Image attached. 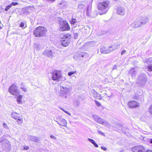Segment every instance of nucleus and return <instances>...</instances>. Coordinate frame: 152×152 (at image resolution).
<instances>
[{
	"mask_svg": "<svg viewBox=\"0 0 152 152\" xmlns=\"http://www.w3.org/2000/svg\"><path fill=\"white\" fill-rule=\"evenodd\" d=\"M20 88L23 91L25 92H26L27 91V89L26 88L25 86V85L23 83H22L20 84Z\"/></svg>",
	"mask_w": 152,
	"mask_h": 152,
	"instance_id": "nucleus-14",
	"label": "nucleus"
},
{
	"mask_svg": "<svg viewBox=\"0 0 152 152\" xmlns=\"http://www.w3.org/2000/svg\"><path fill=\"white\" fill-rule=\"evenodd\" d=\"M117 11L118 14L120 15H123L125 13L124 10L121 8H118L117 9Z\"/></svg>",
	"mask_w": 152,
	"mask_h": 152,
	"instance_id": "nucleus-13",
	"label": "nucleus"
},
{
	"mask_svg": "<svg viewBox=\"0 0 152 152\" xmlns=\"http://www.w3.org/2000/svg\"><path fill=\"white\" fill-rule=\"evenodd\" d=\"M31 10V7H28L27 8V10L29 11H30V10Z\"/></svg>",
	"mask_w": 152,
	"mask_h": 152,
	"instance_id": "nucleus-31",
	"label": "nucleus"
},
{
	"mask_svg": "<svg viewBox=\"0 0 152 152\" xmlns=\"http://www.w3.org/2000/svg\"><path fill=\"white\" fill-rule=\"evenodd\" d=\"M99 134H102V135H104V133L103 132H99Z\"/></svg>",
	"mask_w": 152,
	"mask_h": 152,
	"instance_id": "nucleus-34",
	"label": "nucleus"
},
{
	"mask_svg": "<svg viewBox=\"0 0 152 152\" xmlns=\"http://www.w3.org/2000/svg\"><path fill=\"white\" fill-rule=\"evenodd\" d=\"M77 22L76 19L72 18L71 20L70 21V23L71 25H74L75 23Z\"/></svg>",
	"mask_w": 152,
	"mask_h": 152,
	"instance_id": "nucleus-16",
	"label": "nucleus"
},
{
	"mask_svg": "<svg viewBox=\"0 0 152 152\" xmlns=\"http://www.w3.org/2000/svg\"><path fill=\"white\" fill-rule=\"evenodd\" d=\"M88 140L91 142L93 144L95 147L98 148V145L93 140L91 139H88Z\"/></svg>",
	"mask_w": 152,
	"mask_h": 152,
	"instance_id": "nucleus-17",
	"label": "nucleus"
},
{
	"mask_svg": "<svg viewBox=\"0 0 152 152\" xmlns=\"http://www.w3.org/2000/svg\"><path fill=\"white\" fill-rule=\"evenodd\" d=\"M10 4L12 6H15L18 5V3L17 2H12Z\"/></svg>",
	"mask_w": 152,
	"mask_h": 152,
	"instance_id": "nucleus-25",
	"label": "nucleus"
},
{
	"mask_svg": "<svg viewBox=\"0 0 152 152\" xmlns=\"http://www.w3.org/2000/svg\"><path fill=\"white\" fill-rule=\"evenodd\" d=\"M101 148L103 150L105 151H106L107 149L106 148L103 147V146H102L101 147Z\"/></svg>",
	"mask_w": 152,
	"mask_h": 152,
	"instance_id": "nucleus-27",
	"label": "nucleus"
},
{
	"mask_svg": "<svg viewBox=\"0 0 152 152\" xmlns=\"http://www.w3.org/2000/svg\"><path fill=\"white\" fill-rule=\"evenodd\" d=\"M72 38V35L69 33L64 34L62 37H60V42L62 46L66 47L69 45Z\"/></svg>",
	"mask_w": 152,
	"mask_h": 152,
	"instance_id": "nucleus-3",
	"label": "nucleus"
},
{
	"mask_svg": "<svg viewBox=\"0 0 152 152\" xmlns=\"http://www.w3.org/2000/svg\"><path fill=\"white\" fill-rule=\"evenodd\" d=\"M102 99V98H100V99Z\"/></svg>",
	"mask_w": 152,
	"mask_h": 152,
	"instance_id": "nucleus-38",
	"label": "nucleus"
},
{
	"mask_svg": "<svg viewBox=\"0 0 152 152\" xmlns=\"http://www.w3.org/2000/svg\"><path fill=\"white\" fill-rule=\"evenodd\" d=\"M29 148L28 146H25L24 147V150H28Z\"/></svg>",
	"mask_w": 152,
	"mask_h": 152,
	"instance_id": "nucleus-26",
	"label": "nucleus"
},
{
	"mask_svg": "<svg viewBox=\"0 0 152 152\" xmlns=\"http://www.w3.org/2000/svg\"><path fill=\"white\" fill-rule=\"evenodd\" d=\"M77 72L76 71H74L73 72H68V75L69 76H71L73 75V74H75Z\"/></svg>",
	"mask_w": 152,
	"mask_h": 152,
	"instance_id": "nucleus-24",
	"label": "nucleus"
},
{
	"mask_svg": "<svg viewBox=\"0 0 152 152\" xmlns=\"http://www.w3.org/2000/svg\"><path fill=\"white\" fill-rule=\"evenodd\" d=\"M150 142H151V144H152V139H150Z\"/></svg>",
	"mask_w": 152,
	"mask_h": 152,
	"instance_id": "nucleus-36",
	"label": "nucleus"
},
{
	"mask_svg": "<svg viewBox=\"0 0 152 152\" xmlns=\"http://www.w3.org/2000/svg\"><path fill=\"white\" fill-rule=\"evenodd\" d=\"M132 150L133 152H144L145 148L141 145L135 146L132 148Z\"/></svg>",
	"mask_w": 152,
	"mask_h": 152,
	"instance_id": "nucleus-9",
	"label": "nucleus"
},
{
	"mask_svg": "<svg viewBox=\"0 0 152 152\" xmlns=\"http://www.w3.org/2000/svg\"><path fill=\"white\" fill-rule=\"evenodd\" d=\"M98 10L99 11L100 15L105 14L108 11L110 7V1L105 0L102 2H99L97 5Z\"/></svg>",
	"mask_w": 152,
	"mask_h": 152,
	"instance_id": "nucleus-1",
	"label": "nucleus"
},
{
	"mask_svg": "<svg viewBox=\"0 0 152 152\" xmlns=\"http://www.w3.org/2000/svg\"><path fill=\"white\" fill-rule=\"evenodd\" d=\"M120 46V44H111L110 46L108 47L109 50V53H110L119 47Z\"/></svg>",
	"mask_w": 152,
	"mask_h": 152,
	"instance_id": "nucleus-10",
	"label": "nucleus"
},
{
	"mask_svg": "<svg viewBox=\"0 0 152 152\" xmlns=\"http://www.w3.org/2000/svg\"><path fill=\"white\" fill-rule=\"evenodd\" d=\"M22 97L23 96L21 95H19L17 97V101L18 104H20L21 102Z\"/></svg>",
	"mask_w": 152,
	"mask_h": 152,
	"instance_id": "nucleus-15",
	"label": "nucleus"
},
{
	"mask_svg": "<svg viewBox=\"0 0 152 152\" xmlns=\"http://www.w3.org/2000/svg\"><path fill=\"white\" fill-rule=\"evenodd\" d=\"M52 79L55 81H59L60 80L62 77V73L61 71L58 70H55L52 73Z\"/></svg>",
	"mask_w": 152,
	"mask_h": 152,
	"instance_id": "nucleus-6",
	"label": "nucleus"
},
{
	"mask_svg": "<svg viewBox=\"0 0 152 152\" xmlns=\"http://www.w3.org/2000/svg\"><path fill=\"white\" fill-rule=\"evenodd\" d=\"M109 49L108 48L104 46H103L100 49L101 53L102 54H107L109 53Z\"/></svg>",
	"mask_w": 152,
	"mask_h": 152,
	"instance_id": "nucleus-11",
	"label": "nucleus"
},
{
	"mask_svg": "<svg viewBox=\"0 0 152 152\" xmlns=\"http://www.w3.org/2000/svg\"><path fill=\"white\" fill-rule=\"evenodd\" d=\"M149 112L152 115V104L150 106L148 109Z\"/></svg>",
	"mask_w": 152,
	"mask_h": 152,
	"instance_id": "nucleus-23",
	"label": "nucleus"
},
{
	"mask_svg": "<svg viewBox=\"0 0 152 152\" xmlns=\"http://www.w3.org/2000/svg\"><path fill=\"white\" fill-rule=\"evenodd\" d=\"M8 91L13 96H18L19 94L18 87L15 83H13L10 86Z\"/></svg>",
	"mask_w": 152,
	"mask_h": 152,
	"instance_id": "nucleus-5",
	"label": "nucleus"
},
{
	"mask_svg": "<svg viewBox=\"0 0 152 152\" xmlns=\"http://www.w3.org/2000/svg\"><path fill=\"white\" fill-rule=\"evenodd\" d=\"M145 152H152V150L150 149H147L145 151Z\"/></svg>",
	"mask_w": 152,
	"mask_h": 152,
	"instance_id": "nucleus-30",
	"label": "nucleus"
},
{
	"mask_svg": "<svg viewBox=\"0 0 152 152\" xmlns=\"http://www.w3.org/2000/svg\"><path fill=\"white\" fill-rule=\"evenodd\" d=\"M12 7V6L11 5V4H9L7 6L5 9V10L6 11H8L11 7Z\"/></svg>",
	"mask_w": 152,
	"mask_h": 152,
	"instance_id": "nucleus-20",
	"label": "nucleus"
},
{
	"mask_svg": "<svg viewBox=\"0 0 152 152\" xmlns=\"http://www.w3.org/2000/svg\"><path fill=\"white\" fill-rule=\"evenodd\" d=\"M66 91L64 92V93H67V91H68V90H69L68 88H66Z\"/></svg>",
	"mask_w": 152,
	"mask_h": 152,
	"instance_id": "nucleus-33",
	"label": "nucleus"
},
{
	"mask_svg": "<svg viewBox=\"0 0 152 152\" xmlns=\"http://www.w3.org/2000/svg\"><path fill=\"white\" fill-rule=\"evenodd\" d=\"M126 52V51L125 50H123L121 52V55H123V54H125Z\"/></svg>",
	"mask_w": 152,
	"mask_h": 152,
	"instance_id": "nucleus-28",
	"label": "nucleus"
},
{
	"mask_svg": "<svg viewBox=\"0 0 152 152\" xmlns=\"http://www.w3.org/2000/svg\"><path fill=\"white\" fill-rule=\"evenodd\" d=\"M50 137L51 138H53L54 139H56V137L53 135H51L50 136Z\"/></svg>",
	"mask_w": 152,
	"mask_h": 152,
	"instance_id": "nucleus-29",
	"label": "nucleus"
},
{
	"mask_svg": "<svg viewBox=\"0 0 152 152\" xmlns=\"http://www.w3.org/2000/svg\"><path fill=\"white\" fill-rule=\"evenodd\" d=\"M1 28V26L0 25V29Z\"/></svg>",
	"mask_w": 152,
	"mask_h": 152,
	"instance_id": "nucleus-37",
	"label": "nucleus"
},
{
	"mask_svg": "<svg viewBox=\"0 0 152 152\" xmlns=\"http://www.w3.org/2000/svg\"><path fill=\"white\" fill-rule=\"evenodd\" d=\"M12 117L16 120L18 124H21L23 121L22 116L20 114L15 112H13L11 113Z\"/></svg>",
	"mask_w": 152,
	"mask_h": 152,
	"instance_id": "nucleus-7",
	"label": "nucleus"
},
{
	"mask_svg": "<svg viewBox=\"0 0 152 152\" xmlns=\"http://www.w3.org/2000/svg\"><path fill=\"white\" fill-rule=\"evenodd\" d=\"M148 71L149 72L152 71V64L148 65L147 66Z\"/></svg>",
	"mask_w": 152,
	"mask_h": 152,
	"instance_id": "nucleus-19",
	"label": "nucleus"
},
{
	"mask_svg": "<svg viewBox=\"0 0 152 152\" xmlns=\"http://www.w3.org/2000/svg\"><path fill=\"white\" fill-rule=\"evenodd\" d=\"M48 31L47 28L44 26H39L37 27L33 31V34L37 37H44Z\"/></svg>",
	"mask_w": 152,
	"mask_h": 152,
	"instance_id": "nucleus-2",
	"label": "nucleus"
},
{
	"mask_svg": "<svg viewBox=\"0 0 152 152\" xmlns=\"http://www.w3.org/2000/svg\"><path fill=\"white\" fill-rule=\"evenodd\" d=\"M59 30L61 31H69L70 26L68 22L66 20L61 19L58 21Z\"/></svg>",
	"mask_w": 152,
	"mask_h": 152,
	"instance_id": "nucleus-4",
	"label": "nucleus"
},
{
	"mask_svg": "<svg viewBox=\"0 0 152 152\" xmlns=\"http://www.w3.org/2000/svg\"><path fill=\"white\" fill-rule=\"evenodd\" d=\"M98 122L99 123H100V124H103V121H98Z\"/></svg>",
	"mask_w": 152,
	"mask_h": 152,
	"instance_id": "nucleus-35",
	"label": "nucleus"
},
{
	"mask_svg": "<svg viewBox=\"0 0 152 152\" xmlns=\"http://www.w3.org/2000/svg\"><path fill=\"white\" fill-rule=\"evenodd\" d=\"M62 110L64 111L65 113H66L69 114V115H70V113H68V112L67 111H66L65 110H63V109H62Z\"/></svg>",
	"mask_w": 152,
	"mask_h": 152,
	"instance_id": "nucleus-32",
	"label": "nucleus"
},
{
	"mask_svg": "<svg viewBox=\"0 0 152 152\" xmlns=\"http://www.w3.org/2000/svg\"><path fill=\"white\" fill-rule=\"evenodd\" d=\"M26 22L24 23L23 22H21L20 25V26L21 28H24L26 27Z\"/></svg>",
	"mask_w": 152,
	"mask_h": 152,
	"instance_id": "nucleus-18",
	"label": "nucleus"
},
{
	"mask_svg": "<svg viewBox=\"0 0 152 152\" xmlns=\"http://www.w3.org/2000/svg\"><path fill=\"white\" fill-rule=\"evenodd\" d=\"M85 7V5L83 4H80L78 5V8L79 9H82L84 8Z\"/></svg>",
	"mask_w": 152,
	"mask_h": 152,
	"instance_id": "nucleus-21",
	"label": "nucleus"
},
{
	"mask_svg": "<svg viewBox=\"0 0 152 152\" xmlns=\"http://www.w3.org/2000/svg\"><path fill=\"white\" fill-rule=\"evenodd\" d=\"M127 105L129 108L135 109L139 107L140 106V104L136 101L131 100L128 102Z\"/></svg>",
	"mask_w": 152,
	"mask_h": 152,
	"instance_id": "nucleus-8",
	"label": "nucleus"
},
{
	"mask_svg": "<svg viewBox=\"0 0 152 152\" xmlns=\"http://www.w3.org/2000/svg\"><path fill=\"white\" fill-rule=\"evenodd\" d=\"M96 105L98 107H100L101 106V103L99 102H98L96 100L95 101Z\"/></svg>",
	"mask_w": 152,
	"mask_h": 152,
	"instance_id": "nucleus-22",
	"label": "nucleus"
},
{
	"mask_svg": "<svg viewBox=\"0 0 152 152\" xmlns=\"http://www.w3.org/2000/svg\"><path fill=\"white\" fill-rule=\"evenodd\" d=\"M58 124L61 126L65 127L66 126L67 123L65 119H62L59 121Z\"/></svg>",
	"mask_w": 152,
	"mask_h": 152,
	"instance_id": "nucleus-12",
	"label": "nucleus"
}]
</instances>
